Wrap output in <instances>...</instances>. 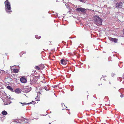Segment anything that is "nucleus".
Masks as SVG:
<instances>
[{
  "mask_svg": "<svg viewBox=\"0 0 124 124\" xmlns=\"http://www.w3.org/2000/svg\"><path fill=\"white\" fill-rule=\"evenodd\" d=\"M15 92L16 93H19L21 92V90L20 89L17 88L15 90Z\"/></svg>",
  "mask_w": 124,
  "mask_h": 124,
  "instance_id": "10",
  "label": "nucleus"
},
{
  "mask_svg": "<svg viewBox=\"0 0 124 124\" xmlns=\"http://www.w3.org/2000/svg\"><path fill=\"white\" fill-rule=\"evenodd\" d=\"M57 86H58L57 85H53V87L54 88H55L57 87Z\"/></svg>",
  "mask_w": 124,
  "mask_h": 124,
  "instance_id": "20",
  "label": "nucleus"
},
{
  "mask_svg": "<svg viewBox=\"0 0 124 124\" xmlns=\"http://www.w3.org/2000/svg\"><path fill=\"white\" fill-rule=\"evenodd\" d=\"M7 88L11 91L13 92H14L13 88L11 87V86L8 85L7 86Z\"/></svg>",
  "mask_w": 124,
  "mask_h": 124,
  "instance_id": "12",
  "label": "nucleus"
},
{
  "mask_svg": "<svg viewBox=\"0 0 124 124\" xmlns=\"http://www.w3.org/2000/svg\"><path fill=\"white\" fill-rule=\"evenodd\" d=\"M109 39L110 41L114 42L115 43L117 42L118 40V39H117L113 38L111 37L109 38Z\"/></svg>",
  "mask_w": 124,
  "mask_h": 124,
  "instance_id": "6",
  "label": "nucleus"
},
{
  "mask_svg": "<svg viewBox=\"0 0 124 124\" xmlns=\"http://www.w3.org/2000/svg\"><path fill=\"white\" fill-rule=\"evenodd\" d=\"M93 21L94 23L97 25L98 24L101 25L102 22V20L101 18L97 15H95L94 16Z\"/></svg>",
  "mask_w": 124,
  "mask_h": 124,
  "instance_id": "2",
  "label": "nucleus"
},
{
  "mask_svg": "<svg viewBox=\"0 0 124 124\" xmlns=\"http://www.w3.org/2000/svg\"><path fill=\"white\" fill-rule=\"evenodd\" d=\"M65 5L66 6H67V4H65Z\"/></svg>",
  "mask_w": 124,
  "mask_h": 124,
  "instance_id": "24",
  "label": "nucleus"
},
{
  "mask_svg": "<svg viewBox=\"0 0 124 124\" xmlns=\"http://www.w3.org/2000/svg\"><path fill=\"white\" fill-rule=\"evenodd\" d=\"M2 114L4 115H5L7 114V112L5 110H4L2 111L1 113Z\"/></svg>",
  "mask_w": 124,
  "mask_h": 124,
  "instance_id": "14",
  "label": "nucleus"
},
{
  "mask_svg": "<svg viewBox=\"0 0 124 124\" xmlns=\"http://www.w3.org/2000/svg\"><path fill=\"white\" fill-rule=\"evenodd\" d=\"M20 103L23 106L24 105H25L26 104H34L35 103L34 101H32L31 102H30L29 103H22V102H20Z\"/></svg>",
  "mask_w": 124,
  "mask_h": 124,
  "instance_id": "7",
  "label": "nucleus"
},
{
  "mask_svg": "<svg viewBox=\"0 0 124 124\" xmlns=\"http://www.w3.org/2000/svg\"><path fill=\"white\" fill-rule=\"evenodd\" d=\"M35 69L38 70H40V68L39 66H35Z\"/></svg>",
  "mask_w": 124,
  "mask_h": 124,
  "instance_id": "16",
  "label": "nucleus"
},
{
  "mask_svg": "<svg viewBox=\"0 0 124 124\" xmlns=\"http://www.w3.org/2000/svg\"><path fill=\"white\" fill-rule=\"evenodd\" d=\"M123 5V4L122 2H120L117 3L115 5V8L118 9H121Z\"/></svg>",
  "mask_w": 124,
  "mask_h": 124,
  "instance_id": "3",
  "label": "nucleus"
},
{
  "mask_svg": "<svg viewBox=\"0 0 124 124\" xmlns=\"http://www.w3.org/2000/svg\"><path fill=\"white\" fill-rule=\"evenodd\" d=\"M13 71L15 73H17L18 72V69H14Z\"/></svg>",
  "mask_w": 124,
  "mask_h": 124,
  "instance_id": "15",
  "label": "nucleus"
},
{
  "mask_svg": "<svg viewBox=\"0 0 124 124\" xmlns=\"http://www.w3.org/2000/svg\"><path fill=\"white\" fill-rule=\"evenodd\" d=\"M79 1L82 2H84L85 0H79Z\"/></svg>",
  "mask_w": 124,
  "mask_h": 124,
  "instance_id": "21",
  "label": "nucleus"
},
{
  "mask_svg": "<svg viewBox=\"0 0 124 124\" xmlns=\"http://www.w3.org/2000/svg\"><path fill=\"white\" fill-rule=\"evenodd\" d=\"M44 89L48 91V89L47 88L46 86L44 87Z\"/></svg>",
  "mask_w": 124,
  "mask_h": 124,
  "instance_id": "19",
  "label": "nucleus"
},
{
  "mask_svg": "<svg viewBox=\"0 0 124 124\" xmlns=\"http://www.w3.org/2000/svg\"><path fill=\"white\" fill-rule=\"evenodd\" d=\"M23 120L25 121V122L26 123L28 122V120L26 119L25 118H24L23 119Z\"/></svg>",
  "mask_w": 124,
  "mask_h": 124,
  "instance_id": "18",
  "label": "nucleus"
},
{
  "mask_svg": "<svg viewBox=\"0 0 124 124\" xmlns=\"http://www.w3.org/2000/svg\"><path fill=\"white\" fill-rule=\"evenodd\" d=\"M61 63L62 64L65 65H66L67 64V62H66L65 60L63 59H62L61 60Z\"/></svg>",
  "mask_w": 124,
  "mask_h": 124,
  "instance_id": "9",
  "label": "nucleus"
},
{
  "mask_svg": "<svg viewBox=\"0 0 124 124\" xmlns=\"http://www.w3.org/2000/svg\"><path fill=\"white\" fill-rule=\"evenodd\" d=\"M39 66L40 68V70L43 69L45 67L44 65L43 64H40L39 65Z\"/></svg>",
  "mask_w": 124,
  "mask_h": 124,
  "instance_id": "13",
  "label": "nucleus"
},
{
  "mask_svg": "<svg viewBox=\"0 0 124 124\" xmlns=\"http://www.w3.org/2000/svg\"><path fill=\"white\" fill-rule=\"evenodd\" d=\"M5 6V10L8 13H10L12 12L11 10V8L10 4L8 0H6L4 2Z\"/></svg>",
  "mask_w": 124,
  "mask_h": 124,
  "instance_id": "1",
  "label": "nucleus"
},
{
  "mask_svg": "<svg viewBox=\"0 0 124 124\" xmlns=\"http://www.w3.org/2000/svg\"><path fill=\"white\" fill-rule=\"evenodd\" d=\"M51 124V123H49V124Z\"/></svg>",
  "mask_w": 124,
  "mask_h": 124,
  "instance_id": "27",
  "label": "nucleus"
},
{
  "mask_svg": "<svg viewBox=\"0 0 124 124\" xmlns=\"http://www.w3.org/2000/svg\"><path fill=\"white\" fill-rule=\"evenodd\" d=\"M76 10L78 11H81L83 13H85L86 9L82 8H77L76 9Z\"/></svg>",
  "mask_w": 124,
  "mask_h": 124,
  "instance_id": "4",
  "label": "nucleus"
},
{
  "mask_svg": "<svg viewBox=\"0 0 124 124\" xmlns=\"http://www.w3.org/2000/svg\"><path fill=\"white\" fill-rule=\"evenodd\" d=\"M35 37L36 39H40L41 38L40 36H38V35H36L35 36Z\"/></svg>",
  "mask_w": 124,
  "mask_h": 124,
  "instance_id": "17",
  "label": "nucleus"
},
{
  "mask_svg": "<svg viewBox=\"0 0 124 124\" xmlns=\"http://www.w3.org/2000/svg\"><path fill=\"white\" fill-rule=\"evenodd\" d=\"M38 98V97H37L36 98H35V99H36V98Z\"/></svg>",
  "mask_w": 124,
  "mask_h": 124,
  "instance_id": "25",
  "label": "nucleus"
},
{
  "mask_svg": "<svg viewBox=\"0 0 124 124\" xmlns=\"http://www.w3.org/2000/svg\"><path fill=\"white\" fill-rule=\"evenodd\" d=\"M123 33L124 34V29L123 30Z\"/></svg>",
  "mask_w": 124,
  "mask_h": 124,
  "instance_id": "23",
  "label": "nucleus"
},
{
  "mask_svg": "<svg viewBox=\"0 0 124 124\" xmlns=\"http://www.w3.org/2000/svg\"><path fill=\"white\" fill-rule=\"evenodd\" d=\"M37 100V101H39V100Z\"/></svg>",
  "mask_w": 124,
  "mask_h": 124,
  "instance_id": "26",
  "label": "nucleus"
},
{
  "mask_svg": "<svg viewBox=\"0 0 124 124\" xmlns=\"http://www.w3.org/2000/svg\"><path fill=\"white\" fill-rule=\"evenodd\" d=\"M124 96L123 95L121 94L120 95V97H121L122 98Z\"/></svg>",
  "mask_w": 124,
  "mask_h": 124,
  "instance_id": "22",
  "label": "nucleus"
},
{
  "mask_svg": "<svg viewBox=\"0 0 124 124\" xmlns=\"http://www.w3.org/2000/svg\"><path fill=\"white\" fill-rule=\"evenodd\" d=\"M20 81L21 82L23 83H25L27 81L26 79L23 78V77H22L20 78Z\"/></svg>",
  "mask_w": 124,
  "mask_h": 124,
  "instance_id": "8",
  "label": "nucleus"
},
{
  "mask_svg": "<svg viewBox=\"0 0 124 124\" xmlns=\"http://www.w3.org/2000/svg\"><path fill=\"white\" fill-rule=\"evenodd\" d=\"M12 80V79L10 77H8L6 78V80L7 81V82L8 83H9Z\"/></svg>",
  "mask_w": 124,
  "mask_h": 124,
  "instance_id": "11",
  "label": "nucleus"
},
{
  "mask_svg": "<svg viewBox=\"0 0 124 124\" xmlns=\"http://www.w3.org/2000/svg\"><path fill=\"white\" fill-rule=\"evenodd\" d=\"M37 77L36 76L34 77L33 79L32 80L31 83L32 84H36L37 83L38 79Z\"/></svg>",
  "mask_w": 124,
  "mask_h": 124,
  "instance_id": "5",
  "label": "nucleus"
}]
</instances>
